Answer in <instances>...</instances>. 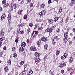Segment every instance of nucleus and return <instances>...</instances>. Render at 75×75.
Listing matches in <instances>:
<instances>
[{
  "label": "nucleus",
  "instance_id": "1",
  "mask_svg": "<svg viewBox=\"0 0 75 75\" xmlns=\"http://www.w3.org/2000/svg\"><path fill=\"white\" fill-rule=\"evenodd\" d=\"M34 59L36 64H38L41 61V59L38 57V58H34Z\"/></svg>",
  "mask_w": 75,
  "mask_h": 75
},
{
  "label": "nucleus",
  "instance_id": "2",
  "mask_svg": "<svg viewBox=\"0 0 75 75\" xmlns=\"http://www.w3.org/2000/svg\"><path fill=\"white\" fill-rule=\"evenodd\" d=\"M52 31V28H48L46 29L45 30V33H48L49 32V33H51Z\"/></svg>",
  "mask_w": 75,
  "mask_h": 75
},
{
  "label": "nucleus",
  "instance_id": "3",
  "mask_svg": "<svg viewBox=\"0 0 75 75\" xmlns=\"http://www.w3.org/2000/svg\"><path fill=\"white\" fill-rule=\"evenodd\" d=\"M45 11L44 10H43L41 11L39 13V15L40 16H43L44 15H45Z\"/></svg>",
  "mask_w": 75,
  "mask_h": 75
},
{
  "label": "nucleus",
  "instance_id": "4",
  "mask_svg": "<svg viewBox=\"0 0 75 75\" xmlns=\"http://www.w3.org/2000/svg\"><path fill=\"white\" fill-rule=\"evenodd\" d=\"M6 39L5 37H3L2 38H0V47H1V45H2V41H4Z\"/></svg>",
  "mask_w": 75,
  "mask_h": 75
},
{
  "label": "nucleus",
  "instance_id": "5",
  "mask_svg": "<svg viewBox=\"0 0 75 75\" xmlns=\"http://www.w3.org/2000/svg\"><path fill=\"white\" fill-rule=\"evenodd\" d=\"M66 66V64H65V63H60L59 64V66L61 68H63V67H65V66Z\"/></svg>",
  "mask_w": 75,
  "mask_h": 75
},
{
  "label": "nucleus",
  "instance_id": "6",
  "mask_svg": "<svg viewBox=\"0 0 75 75\" xmlns=\"http://www.w3.org/2000/svg\"><path fill=\"white\" fill-rule=\"evenodd\" d=\"M11 14L9 13L8 14V16L7 18V19L8 20V22L10 21V19H11Z\"/></svg>",
  "mask_w": 75,
  "mask_h": 75
},
{
  "label": "nucleus",
  "instance_id": "7",
  "mask_svg": "<svg viewBox=\"0 0 75 75\" xmlns=\"http://www.w3.org/2000/svg\"><path fill=\"white\" fill-rule=\"evenodd\" d=\"M21 47H25V46L26 45V43H25V42H22L21 43Z\"/></svg>",
  "mask_w": 75,
  "mask_h": 75
},
{
  "label": "nucleus",
  "instance_id": "8",
  "mask_svg": "<svg viewBox=\"0 0 75 75\" xmlns=\"http://www.w3.org/2000/svg\"><path fill=\"white\" fill-rule=\"evenodd\" d=\"M37 44L38 47H40L41 46V40H40L38 41L37 42Z\"/></svg>",
  "mask_w": 75,
  "mask_h": 75
},
{
  "label": "nucleus",
  "instance_id": "9",
  "mask_svg": "<svg viewBox=\"0 0 75 75\" xmlns=\"http://www.w3.org/2000/svg\"><path fill=\"white\" fill-rule=\"evenodd\" d=\"M42 41H44V42H45L47 41V39L45 37H42L41 39V40Z\"/></svg>",
  "mask_w": 75,
  "mask_h": 75
},
{
  "label": "nucleus",
  "instance_id": "10",
  "mask_svg": "<svg viewBox=\"0 0 75 75\" xmlns=\"http://www.w3.org/2000/svg\"><path fill=\"white\" fill-rule=\"evenodd\" d=\"M35 55L36 57L34 58H40V57H40V54L39 53H38L37 52H36L35 54Z\"/></svg>",
  "mask_w": 75,
  "mask_h": 75
},
{
  "label": "nucleus",
  "instance_id": "11",
  "mask_svg": "<svg viewBox=\"0 0 75 75\" xmlns=\"http://www.w3.org/2000/svg\"><path fill=\"white\" fill-rule=\"evenodd\" d=\"M19 50L20 52H22L24 51V48L22 47H20L19 48Z\"/></svg>",
  "mask_w": 75,
  "mask_h": 75
},
{
  "label": "nucleus",
  "instance_id": "12",
  "mask_svg": "<svg viewBox=\"0 0 75 75\" xmlns=\"http://www.w3.org/2000/svg\"><path fill=\"white\" fill-rule=\"evenodd\" d=\"M2 14V16H1V20L4 19V18L6 17V15L5 13H3Z\"/></svg>",
  "mask_w": 75,
  "mask_h": 75
},
{
  "label": "nucleus",
  "instance_id": "13",
  "mask_svg": "<svg viewBox=\"0 0 75 75\" xmlns=\"http://www.w3.org/2000/svg\"><path fill=\"white\" fill-rule=\"evenodd\" d=\"M54 21L52 20V19H50L48 21V22L50 24H53Z\"/></svg>",
  "mask_w": 75,
  "mask_h": 75
},
{
  "label": "nucleus",
  "instance_id": "14",
  "mask_svg": "<svg viewBox=\"0 0 75 75\" xmlns=\"http://www.w3.org/2000/svg\"><path fill=\"white\" fill-rule=\"evenodd\" d=\"M58 20H59V17H58L57 16H56L55 17L54 19V22H56Z\"/></svg>",
  "mask_w": 75,
  "mask_h": 75
},
{
  "label": "nucleus",
  "instance_id": "15",
  "mask_svg": "<svg viewBox=\"0 0 75 75\" xmlns=\"http://www.w3.org/2000/svg\"><path fill=\"white\" fill-rule=\"evenodd\" d=\"M4 70L6 72H8L9 70L8 68V67L6 66L4 67Z\"/></svg>",
  "mask_w": 75,
  "mask_h": 75
},
{
  "label": "nucleus",
  "instance_id": "16",
  "mask_svg": "<svg viewBox=\"0 0 75 75\" xmlns=\"http://www.w3.org/2000/svg\"><path fill=\"white\" fill-rule=\"evenodd\" d=\"M1 37H3V36H4V32H3V30H1Z\"/></svg>",
  "mask_w": 75,
  "mask_h": 75
},
{
  "label": "nucleus",
  "instance_id": "17",
  "mask_svg": "<svg viewBox=\"0 0 75 75\" xmlns=\"http://www.w3.org/2000/svg\"><path fill=\"white\" fill-rule=\"evenodd\" d=\"M62 8H61V7H60L59 9L58 13L60 14L62 13Z\"/></svg>",
  "mask_w": 75,
  "mask_h": 75
},
{
  "label": "nucleus",
  "instance_id": "18",
  "mask_svg": "<svg viewBox=\"0 0 75 75\" xmlns=\"http://www.w3.org/2000/svg\"><path fill=\"white\" fill-rule=\"evenodd\" d=\"M64 38H67L68 37V32L64 33Z\"/></svg>",
  "mask_w": 75,
  "mask_h": 75
},
{
  "label": "nucleus",
  "instance_id": "19",
  "mask_svg": "<svg viewBox=\"0 0 75 75\" xmlns=\"http://www.w3.org/2000/svg\"><path fill=\"white\" fill-rule=\"evenodd\" d=\"M7 65H11V59H9L7 62Z\"/></svg>",
  "mask_w": 75,
  "mask_h": 75
},
{
  "label": "nucleus",
  "instance_id": "20",
  "mask_svg": "<svg viewBox=\"0 0 75 75\" xmlns=\"http://www.w3.org/2000/svg\"><path fill=\"white\" fill-rule=\"evenodd\" d=\"M56 54L57 55H58L59 54V53H60V50H57L56 51Z\"/></svg>",
  "mask_w": 75,
  "mask_h": 75
},
{
  "label": "nucleus",
  "instance_id": "21",
  "mask_svg": "<svg viewBox=\"0 0 75 75\" xmlns=\"http://www.w3.org/2000/svg\"><path fill=\"white\" fill-rule=\"evenodd\" d=\"M63 40L64 42H67L68 41V39L65 38L63 39Z\"/></svg>",
  "mask_w": 75,
  "mask_h": 75
},
{
  "label": "nucleus",
  "instance_id": "22",
  "mask_svg": "<svg viewBox=\"0 0 75 75\" xmlns=\"http://www.w3.org/2000/svg\"><path fill=\"white\" fill-rule=\"evenodd\" d=\"M52 42L53 45H55L56 44V42H55L54 39H53L52 41Z\"/></svg>",
  "mask_w": 75,
  "mask_h": 75
},
{
  "label": "nucleus",
  "instance_id": "23",
  "mask_svg": "<svg viewBox=\"0 0 75 75\" xmlns=\"http://www.w3.org/2000/svg\"><path fill=\"white\" fill-rule=\"evenodd\" d=\"M24 3V0H21L20 2L21 5H23Z\"/></svg>",
  "mask_w": 75,
  "mask_h": 75
},
{
  "label": "nucleus",
  "instance_id": "24",
  "mask_svg": "<svg viewBox=\"0 0 75 75\" xmlns=\"http://www.w3.org/2000/svg\"><path fill=\"white\" fill-rule=\"evenodd\" d=\"M53 40H58V36H55L54 38V39H53Z\"/></svg>",
  "mask_w": 75,
  "mask_h": 75
},
{
  "label": "nucleus",
  "instance_id": "25",
  "mask_svg": "<svg viewBox=\"0 0 75 75\" xmlns=\"http://www.w3.org/2000/svg\"><path fill=\"white\" fill-rule=\"evenodd\" d=\"M69 62L71 63V62H72V61H73V59H72V57H71L70 58V59L69 60Z\"/></svg>",
  "mask_w": 75,
  "mask_h": 75
},
{
  "label": "nucleus",
  "instance_id": "26",
  "mask_svg": "<svg viewBox=\"0 0 75 75\" xmlns=\"http://www.w3.org/2000/svg\"><path fill=\"white\" fill-rule=\"evenodd\" d=\"M40 7L42 8H44L45 7V4H41Z\"/></svg>",
  "mask_w": 75,
  "mask_h": 75
},
{
  "label": "nucleus",
  "instance_id": "27",
  "mask_svg": "<svg viewBox=\"0 0 75 75\" xmlns=\"http://www.w3.org/2000/svg\"><path fill=\"white\" fill-rule=\"evenodd\" d=\"M10 9V11H12L13 10V7L11 5Z\"/></svg>",
  "mask_w": 75,
  "mask_h": 75
},
{
  "label": "nucleus",
  "instance_id": "28",
  "mask_svg": "<svg viewBox=\"0 0 75 75\" xmlns=\"http://www.w3.org/2000/svg\"><path fill=\"white\" fill-rule=\"evenodd\" d=\"M47 58H48V56L47 55H45L43 58L44 60L45 61V60L47 59Z\"/></svg>",
  "mask_w": 75,
  "mask_h": 75
},
{
  "label": "nucleus",
  "instance_id": "29",
  "mask_svg": "<svg viewBox=\"0 0 75 75\" xmlns=\"http://www.w3.org/2000/svg\"><path fill=\"white\" fill-rule=\"evenodd\" d=\"M44 48L45 50H47V48H48V45L46 44L44 46Z\"/></svg>",
  "mask_w": 75,
  "mask_h": 75
},
{
  "label": "nucleus",
  "instance_id": "30",
  "mask_svg": "<svg viewBox=\"0 0 75 75\" xmlns=\"http://www.w3.org/2000/svg\"><path fill=\"white\" fill-rule=\"evenodd\" d=\"M6 3V0H3L2 4H4Z\"/></svg>",
  "mask_w": 75,
  "mask_h": 75
},
{
  "label": "nucleus",
  "instance_id": "31",
  "mask_svg": "<svg viewBox=\"0 0 75 75\" xmlns=\"http://www.w3.org/2000/svg\"><path fill=\"white\" fill-rule=\"evenodd\" d=\"M56 31L57 33H59V32L60 31L59 28H57V29L56 30Z\"/></svg>",
  "mask_w": 75,
  "mask_h": 75
},
{
  "label": "nucleus",
  "instance_id": "32",
  "mask_svg": "<svg viewBox=\"0 0 75 75\" xmlns=\"http://www.w3.org/2000/svg\"><path fill=\"white\" fill-rule=\"evenodd\" d=\"M43 29V27L42 26L40 27L39 28H38V30H42Z\"/></svg>",
  "mask_w": 75,
  "mask_h": 75
},
{
  "label": "nucleus",
  "instance_id": "33",
  "mask_svg": "<svg viewBox=\"0 0 75 75\" xmlns=\"http://www.w3.org/2000/svg\"><path fill=\"white\" fill-rule=\"evenodd\" d=\"M27 18V16L26 15H25L23 16V18L25 20H26Z\"/></svg>",
  "mask_w": 75,
  "mask_h": 75
},
{
  "label": "nucleus",
  "instance_id": "34",
  "mask_svg": "<svg viewBox=\"0 0 75 75\" xmlns=\"http://www.w3.org/2000/svg\"><path fill=\"white\" fill-rule=\"evenodd\" d=\"M19 33L20 34H23L24 33V30H22L21 31H20Z\"/></svg>",
  "mask_w": 75,
  "mask_h": 75
},
{
  "label": "nucleus",
  "instance_id": "35",
  "mask_svg": "<svg viewBox=\"0 0 75 75\" xmlns=\"http://www.w3.org/2000/svg\"><path fill=\"white\" fill-rule=\"evenodd\" d=\"M20 28H18L17 30V33H20Z\"/></svg>",
  "mask_w": 75,
  "mask_h": 75
},
{
  "label": "nucleus",
  "instance_id": "36",
  "mask_svg": "<svg viewBox=\"0 0 75 75\" xmlns=\"http://www.w3.org/2000/svg\"><path fill=\"white\" fill-rule=\"evenodd\" d=\"M20 28H18L17 30V33H20Z\"/></svg>",
  "mask_w": 75,
  "mask_h": 75
},
{
  "label": "nucleus",
  "instance_id": "37",
  "mask_svg": "<svg viewBox=\"0 0 75 75\" xmlns=\"http://www.w3.org/2000/svg\"><path fill=\"white\" fill-rule=\"evenodd\" d=\"M63 56L65 58H66L67 57V54L66 53H65Z\"/></svg>",
  "mask_w": 75,
  "mask_h": 75
},
{
  "label": "nucleus",
  "instance_id": "38",
  "mask_svg": "<svg viewBox=\"0 0 75 75\" xmlns=\"http://www.w3.org/2000/svg\"><path fill=\"white\" fill-rule=\"evenodd\" d=\"M74 3H75V1H72L70 3V5L71 6H73V5H74Z\"/></svg>",
  "mask_w": 75,
  "mask_h": 75
},
{
  "label": "nucleus",
  "instance_id": "39",
  "mask_svg": "<svg viewBox=\"0 0 75 75\" xmlns=\"http://www.w3.org/2000/svg\"><path fill=\"white\" fill-rule=\"evenodd\" d=\"M68 21H69V18H67L66 19L65 22L67 23V22H68Z\"/></svg>",
  "mask_w": 75,
  "mask_h": 75
},
{
  "label": "nucleus",
  "instance_id": "40",
  "mask_svg": "<svg viewBox=\"0 0 75 75\" xmlns=\"http://www.w3.org/2000/svg\"><path fill=\"white\" fill-rule=\"evenodd\" d=\"M5 6L6 7H7L8 6V4L7 3H6L5 4Z\"/></svg>",
  "mask_w": 75,
  "mask_h": 75
},
{
  "label": "nucleus",
  "instance_id": "41",
  "mask_svg": "<svg viewBox=\"0 0 75 75\" xmlns=\"http://www.w3.org/2000/svg\"><path fill=\"white\" fill-rule=\"evenodd\" d=\"M13 57H14L15 58H16V57H17V54L16 53H14L13 54Z\"/></svg>",
  "mask_w": 75,
  "mask_h": 75
},
{
  "label": "nucleus",
  "instance_id": "42",
  "mask_svg": "<svg viewBox=\"0 0 75 75\" xmlns=\"http://www.w3.org/2000/svg\"><path fill=\"white\" fill-rule=\"evenodd\" d=\"M30 28H28L27 30V34H29V33H30Z\"/></svg>",
  "mask_w": 75,
  "mask_h": 75
},
{
  "label": "nucleus",
  "instance_id": "43",
  "mask_svg": "<svg viewBox=\"0 0 75 75\" xmlns=\"http://www.w3.org/2000/svg\"><path fill=\"white\" fill-rule=\"evenodd\" d=\"M7 42H8V41H7V40H6L4 42V44H6L7 43Z\"/></svg>",
  "mask_w": 75,
  "mask_h": 75
},
{
  "label": "nucleus",
  "instance_id": "44",
  "mask_svg": "<svg viewBox=\"0 0 75 75\" xmlns=\"http://www.w3.org/2000/svg\"><path fill=\"white\" fill-rule=\"evenodd\" d=\"M61 59H65V58L63 56H62L61 57Z\"/></svg>",
  "mask_w": 75,
  "mask_h": 75
},
{
  "label": "nucleus",
  "instance_id": "45",
  "mask_svg": "<svg viewBox=\"0 0 75 75\" xmlns=\"http://www.w3.org/2000/svg\"><path fill=\"white\" fill-rule=\"evenodd\" d=\"M13 51H14L16 50V47H13L12 48Z\"/></svg>",
  "mask_w": 75,
  "mask_h": 75
},
{
  "label": "nucleus",
  "instance_id": "46",
  "mask_svg": "<svg viewBox=\"0 0 75 75\" xmlns=\"http://www.w3.org/2000/svg\"><path fill=\"white\" fill-rule=\"evenodd\" d=\"M13 6L14 7V9H16V7H17V5H16V4H13Z\"/></svg>",
  "mask_w": 75,
  "mask_h": 75
},
{
  "label": "nucleus",
  "instance_id": "47",
  "mask_svg": "<svg viewBox=\"0 0 75 75\" xmlns=\"http://www.w3.org/2000/svg\"><path fill=\"white\" fill-rule=\"evenodd\" d=\"M2 55H3V52H0V58L2 57Z\"/></svg>",
  "mask_w": 75,
  "mask_h": 75
},
{
  "label": "nucleus",
  "instance_id": "48",
  "mask_svg": "<svg viewBox=\"0 0 75 75\" xmlns=\"http://www.w3.org/2000/svg\"><path fill=\"white\" fill-rule=\"evenodd\" d=\"M23 10H20V12H19V13L20 14H21V15H22V13H22V12H23Z\"/></svg>",
  "mask_w": 75,
  "mask_h": 75
},
{
  "label": "nucleus",
  "instance_id": "49",
  "mask_svg": "<svg viewBox=\"0 0 75 75\" xmlns=\"http://www.w3.org/2000/svg\"><path fill=\"white\" fill-rule=\"evenodd\" d=\"M33 50L34 51H37V48L35 47H34Z\"/></svg>",
  "mask_w": 75,
  "mask_h": 75
},
{
  "label": "nucleus",
  "instance_id": "50",
  "mask_svg": "<svg viewBox=\"0 0 75 75\" xmlns=\"http://www.w3.org/2000/svg\"><path fill=\"white\" fill-rule=\"evenodd\" d=\"M56 26H57V25H55L53 26H52V30L53 29V28H55V27Z\"/></svg>",
  "mask_w": 75,
  "mask_h": 75
},
{
  "label": "nucleus",
  "instance_id": "51",
  "mask_svg": "<svg viewBox=\"0 0 75 75\" xmlns=\"http://www.w3.org/2000/svg\"><path fill=\"white\" fill-rule=\"evenodd\" d=\"M49 73L50 74H53V72H52V71L50 70L49 71Z\"/></svg>",
  "mask_w": 75,
  "mask_h": 75
},
{
  "label": "nucleus",
  "instance_id": "52",
  "mask_svg": "<svg viewBox=\"0 0 75 75\" xmlns=\"http://www.w3.org/2000/svg\"><path fill=\"white\" fill-rule=\"evenodd\" d=\"M33 25L32 23H30L29 24V26L30 27H33Z\"/></svg>",
  "mask_w": 75,
  "mask_h": 75
},
{
  "label": "nucleus",
  "instance_id": "53",
  "mask_svg": "<svg viewBox=\"0 0 75 75\" xmlns=\"http://www.w3.org/2000/svg\"><path fill=\"white\" fill-rule=\"evenodd\" d=\"M30 7H33V3H30Z\"/></svg>",
  "mask_w": 75,
  "mask_h": 75
},
{
  "label": "nucleus",
  "instance_id": "54",
  "mask_svg": "<svg viewBox=\"0 0 75 75\" xmlns=\"http://www.w3.org/2000/svg\"><path fill=\"white\" fill-rule=\"evenodd\" d=\"M18 42V39H16L15 40V42H16V43H17Z\"/></svg>",
  "mask_w": 75,
  "mask_h": 75
},
{
  "label": "nucleus",
  "instance_id": "55",
  "mask_svg": "<svg viewBox=\"0 0 75 75\" xmlns=\"http://www.w3.org/2000/svg\"><path fill=\"white\" fill-rule=\"evenodd\" d=\"M24 61H22V62H21L20 64L21 65H23V64H24Z\"/></svg>",
  "mask_w": 75,
  "mask_h": 75
},
{
  "label": "nucleus",
  "instance_id": "56",
  "mask_svg": "<svg viewBox=\"0 0 75 75\" xmlns=\"http://www.w3.org/2000/svg\"><path fill=\"white\" fill-rule=\"evenodd\" d=\"M72 44V41H70L69 42V45H71V44Z\"/></svg>",
  "mask_w": 75,
  "mask_h": 75
},
{
  "label": "nucleus",
  "instance_id": "57",
  "mask_svg": "<svg viewBox=\"0 0 75 75\" xmlns=\"http://www.w3.org/2000/svg\"><path fill=\"white\" fill-rule=\"evenodd\" d=\"M35 34H36V35H38V31H35Z\"/></svg>",
  "mask_w": 75,
  "mask_h": 75
},
{
  "label": "nucleus",
  "instance_id": "58",
  "mask_svg": "<svg viewBox=\"0 0 75 75\" xmlns=\"http://www.w3.org/2000/svg\"><path fill=\"white\" fill-rule=\"evenodd\" d=\"M63 23H62V21H61L60 22V25H63Z\"/></svg>",
  "mask_w": 75,
  "mask_h": 75
},
{
  "label": "nucleus",
  "instance_id": "59",
  "mask_svg": "<svg viewBox=\"0 0 75 75\" xmlns=\"http://www.w3.org/2000/svg\"><path fill=\"white\" fill-rule=\"evenodd\" d=\"M61 73L62 74H64V70H62L61 71Z\"/></svg>",
  "mask_w": 75,
  "mask_h": 75
},
{
  "label": "nucleus",
  "instance_id": "60",
  "mask_svg": "<svg viewBox=\"0 0 75 75\" xmlns=\"http://www.w3.org/2000/svg\"><path fill=\"white\" fill-rule=\"evenodd\" d=\"M7 49V47L6 46H4L3 47L4 50H6Z\"/></svg>",
  "mask_w": 75,
  "mask_h": 75
},
{
  "label": "nucleus",
  "instance_id": "61",
  "mask_svg": "<svg viewBox=\"0 0 75 75\" xmlns=\"http://www.w3.org/2000/svg\"><path fill=\"white\" fill-rule=\"evenodd\" d=\"M30 40L29 39H27V44H29V41Z\"/></svg>",
  "mask_w": 75,
  "mask_h": 75
},
{
  "label": "nucleus",
  "instance_id": "62",
  "mask_svg": "<svg viewBox=\"0 0 75 75\" xmlns=\"http://www.w3.org/2000/svg\"><path fill=\"white\" fill-rule=\"evenodd\" d=\"M3 11V8L1 7H0V11Z\"/></svg>",
  "mask_w": 75,
  "mask_h": 75
},
{
  "label": "nucleus",
  "instance_id": "63",
  "mask_svg": "<svg viewBox=\"0 0 75 75\" xmlns=\"http://www.w3.org/2000/svg\"><path fill=\"white\" fill-rule=\"evenodd\" d=\"M34 48V47H31L30 48V50H33V49Z\"/></svg>",
  "mask_w": 75,
  "mask_h": 75
},
{
  "label": "nucleus",
  "instance_id": "64",
  "mask_svg": "<svg viewBox=\"0 0 75 75\" xmlns=\"http://www.w3.org/2000/svg\"><path fill=\"white\" fill-rule=\"evenodd\" d=\"M18 26L19 28H20V27H21V25L20 24H18Z\"/></svg>",
  "mask_w": 75,
  "mask_h": 75
}]
</instances>
